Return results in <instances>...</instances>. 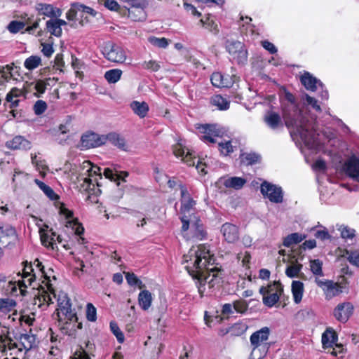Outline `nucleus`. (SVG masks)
<instances>
[{
    "label": "nucleus",
    "instance_id": "obj_59",
    "mask_svg": "<svg viewBox=\"0 0 359 359\" xmlns=\"http://www.w3.org/2000/svg\"><path fill=\"white\" fill-rule=\"evenodd\" d=\"M103 5L111 11H118L120 5L115 0H104Z\"/></svg>",
    "mask_w": 359,
    "mask_h": 359
},
{
    "label": "nucleus",
    "instance_id": "obj_50",
    "mask_svg": "<svg viewBox=\"0 0 359 359\" xmlns=\"http://www.w3.org/2000/svg\"><path fill=\"white\" fill-rule=\"evenodd\" d=\"M348 261L354 266H359V251L346 250Z\"/></svg>",
    "mask_w": 359,
    "mask_h": 359
},
{
    "label": "nucleus",
    "instance_id": "obj_30",
    "mask_svg": "<svg viewBox=\"0 0 359 359\" xmlns=\"http://www.w3.org/2000/svg\"><path fill=\"white\" fill-rule=\"evenodd\" d=\"M152 302L151 293L147 290H144L139 293L138 295V303L140 306L144 311L148 310Z\"/></svg>",
    "mask_w": 359,
    "mask_h": 359
},
{
    "label": "nucleus",
    "instance_id": "obj_6",
    "mask_svg": "<svg viewBox=\"0 0 359 359\" xmlns=\"http://www.w3.org/2000/svg\"><path fill=\"white\" fill-rule=\"evenodd\" d=\"M17 339L19 341L18 344L13 341L9 329L4 327L0 334V352L6 355L7 351H10V355H13L23 350L28 351L35 343V337L33 334H22Z\"/></svg>",
    "mask_w": 359,
    "mask_h": 359
},
{
    "label": "nucleus",
    "instance_id": "obj_20",
    "mask_svg": "<svg viewBox=\"0 0 359 359\" xmlns=\"http://www.w3.org/2000/svg\"><path fill=\"white\" fill-rule=\"evenodd\" d=\"M345 174L356 182H359V159L351 157L343 166Z\"/></svg>",
    "mask_w": 359,
    "mask_h": 359
},
{
    "label": "nucleus",
    "instance_id": "obj_33",
    "mask_svg": "<svg viewBox=\"0 0 359 359\" xmlns=\"http://www.w3.org/2000/svg\"><path fill=\"white\" fill-rule=\"evenodd\" d=\"M246 182L245 178L241 177H231L224 180V185L226 188H232L238 190L245 185Z\"/></svg>",
    "mask_w": 359,
    "mask_h": 359
},
{
    "label": "nucleus",
    "instance_id": "obj_39",
    "mask_svg": "<svg viewBox=\"0 0 359 359\" xmlns=\"http://www.w3.org/2000/svg\"><path fill=\"white\" fill-rule=\"evenodd\" d=\"M305 238V235H302L299 233H292L284 238L283 245L289 248L293 245L301 243Z\"/></svg>",
    "mask_w": 359,
    "mask_h": 359
},
{
    "label": "nucleus",
    "instance_id": "obj_36",
    "mask_svg": "<svg viewBox=\"0 0 359 359\" xmlns=\"http://www.w3.org/2000/svg\"><path fill=\"white\" fill-rule=\"evenodd\" d=\"M265 292L271 294L276 293L278 295L280 296L283 292V287L280 282L274 281L267 287L262 286L259 288V293L261 294H264Z\"/></svg>",
    "mask_w": 359,
    "mask_h": 359
},
{
    "label": "nucleus",
    "instance_id": "obj_7",
    "mask_svg": "<svg viewBox=\"0 0 359 359\" xmlns=\"http://www.w3.org/2000/svg\"><path fill=\"white\" fill-rule=\"evenodd\" d=\"M34 264L26 263L22 270V274L21 275L20 272L17 274L18 276H21L22 279L18 281L8 280L6 292L14 294L17 292V287H18L20 293L25 295V288L28 286H32L36 281L37 276H39L38 270L36 268L34 269Z\"/></svg>",
    "mask_w": 359,
    "mask_h": 359
},
{
    "label": "nucleus",
    "instance_id": "obj_18",
    "mask_svg": "<svg viewBox=\"0 0 359 359\" xmlns=\"http://www.w3.org/2000/svg\"><path fill=\"white\" fill-rule=\"evenodd\" d=\"M220 231L224 240L229 243H234L239 238V229L232 223L226 222L222 224Z\"/></svg>",
    "mask_w": 359,
    "mask_h": 359
},
{
    "label": "nucleus",
    "instance_id": "obj_57",
    "mask_svg": "<svg viewBox=\"0 0 359 359\" xmlns=\"http://www.w3.org/2000/svg\"><path fill=\"white\" fill-rule=\"evenodd\" d=\"M46 109H47V104L46 103V102L41 100H37L35 102L34 107H33L34 111L36 115L42 114L43 112H45Z\"/></svg>",
    "mask_w": 359,
    "mask_h": 359
},
{
    "label": "nucleus",
    "instance_id": "obj_24",
    "mask_svg": "<svg viewBox=\"0 0 359 359\" xmlns=\"http://www.w3.org/2000/svg\"><path fill=\"white\" fill-rule=\"evenodd\" d=\"M6 146L12 149L28 150L32 147L31 142L22 136H16L6 142Z\"/></svg>",
    "mask_w": 359,
    "mask_h": 359
},
{
    "label": "nucleus",
    "instance_id": "obj_45",
    "mask_svg": "<svg viewBox=\"0 0 359 359\" xmlns=\"http://www.w3.org/2000/svg\"><path fill=\"white\" fill-rule=\"evenodd\" d=\"M46 29L50 34L55 36L59 37L62 35V28L59 27L54 19H50L46 22Z\"/></svg>",
    "mask_w": 359,
    "mask_h": 359
},
{
    "label": "nucleus",
    "instance_id": "obj_41",
    "mask_svg": "<svg viewBox=\"0 0 359 359\" xmlns=\"http://www.w3.org/2000/svg\"><path fill=\"white\" fill-rule=\"evenodd\" d=\"M16 302L15 300L9 298L0 299V311L2 313H8L15 311Z\"/></svg>",
    "mask_w": 359,
    "mask_h": 359
},
{
    "label": "nucleus",
    "instance_id": "obj_32",
    "mask_svg": "<svg viewBox=\"0 0 359 359\" xmlns=\"http://www.w3.org/2000/svg\"><path fill=\"white\" fill-rule=\"evenodd\" d=\"M291 287L294 302L296 304H299L302 299L304 293V284L301 281L293 280Z\"/></svg>",
    "mask_w": 359,
    "mask_h": 359
},
{
    "label": "nucleus",
    "instance_id": "obj_8",
    "mask_svg": "<svg viewBox=\"0 0 359 359\" xmlns=\"http://www.w3.org/2000/svg\"><path fill=\"white\" fill-rule=\"evenodd\" d=\"M102 53L107 60L112 62L123 63L126 60V54L123 48L111 41L104 43Z\"/></svg>",
    "mask_w": 359,
    "mask_h": 359
},
{
    "label": "nucleus",
    "instance_id": "obj_48",
    "mask_svg": "<svg viewBox=\"0 0 359 359\" xmlns=\"http://www.w3.org/2000/svg\"><path fill=\"white\" fill-rule=\"evenodd\" d=\"M75 8L79 11V14L81 18L83 17L84 14L90 15L92 17H95L97 15V12L93 8L79 3L76 4Z\"/></svg>",
    "mask_w": 359,
    "mask_h": 359
},
{
    "label": "nucleus",
    "instance_id": "obj_2",
    "mask_svg": "<svg viewBox=\"0 0 359 359\" xmlns=\"http://www.w3.org/2000/svg\"><path fill=\"white\" fill-rule=\"evenodd\" d=\"M215 259L209 249L204 245L191 248L183 257L182 264L189 274L196 280V286L201 296L208 289L218 286L222 280V273L217 266H212Z\"/></svg>",
    "mask_w": 359,
    "mask_h": 359
},
{
    "label": "nucleus",
    "instance_id": "obj_10",
    "mask_svg": "<svg viewBox=\"0 0 359 359\" xmlns=\"http://www.w3.org/2000/svg\"><path fill=\"white\" fill-rule=\"evenodd\" d=\"M260 191L265 198L273 203H280L283 201V192L280 187L264 181L260 186Z\"/></svg>",
    "mask_w": 359,
    "mask_h": 359
},
{
    "label": "nucleus",
    "instance_id": "obj_35",
    "mask_svg": "<svg viewBox=\"0 0 359 359\" xmlns=\"http://www.w3.org/2000/svg\"><path fill=\"white\" fill-rule=\"evenodd\" d=\"M302 264L294 262L287 266L285 269V274L287 277L293 278H302L304 273H302Z\"/></svg>",
    "mask_w": 359,
    "mask_h": 359
},
{
    "label": "nucleus",
    "instance_id": "obj_15",
    "mask_svg": "<svg viewBox=\"0 0 359 359\" xmlns=\"http://www.w3.org/2000/svg\"><path fill=\"white\" fill-rule=\"evenodd\" d=\"M200 132L203 134L201 137V140L205 142H215V137H221L222 135V130L217 125H203L198 128Z\"/></svg>",
    "mask_w": 359,
    "mask_h": 359
},
{
    "label": "nucleus",
    "instance_id": "obj_56",
    "mask_svg": "<svg viewBox=\"0 0 359 359\" xmlns=\"http://www.w3.org/2000/svg\"><path fill=\"white\" fill-rule=\"evenodd\" d=\"M110 329L112 333L116 336L117 341L122 343L124 341V335L116 323H110Z\"/></svg>",
    "mask_w": 359,
    "mask_h": 359
},
{
    "label": "nucleus",
    "instance_id": "obj_19",
    "mask_svg": "<svg viewBox=\"0 0 359 359\" xmlns=\"http://www.w3.org/2000/svg\"><path fill=\"white\" fill-rule=\"evenodd\" d=\"M353 306L350 302L339 304L334 310L336 319L341 323H346L352 315Z\"/></svg>",
    "mask_w": 359,
    "mask_h": 359
},
{
    "label": "nucleus",
    "instance_id": "obj_16",
    "mask_svg": "<svg viewBox=\"0 0 359 359\" xmlns=\"http://www.w3.org/2000/svg\"><path fill=\"white\" fill-rule=\"evenodd\" d=\"M316 283L323 290L327 299H332L342 292L341 286L339 283H334L332 280L323 281L316 279Z\"/></svg>",
    "mask_w": 359,
    "mask_h": 359
},
{
    "label": "nucleus",
    "instance_id": "obj_54",
    "mask_svg": "<svg viewBox=\"0 0 359 359\" xmlns=\"http://www.w3.org/2000/svg\"><path fill=\"white\" fill-rule=\"evenodd\" d=\"M86 318L88 321L95 322L97 320V311L95 307L91 304L86 305Z\"/></svg>",
    "mask_w": 359,
    "mask_h": 359
},
{
    "label": "nucleus",
    "instance_id": "obj_4",
    "mask_svg": "<svg viewBox=\"0 0 359 359\" xmlns=\"http://www.w3.org/2000/svg\"><path fill=\"white\" fill-rule=\"evenodd\" d=\"M57 326L65 335L74 336L77 330L82 328V323L79 322L75 309L72 308L71 299L65 292H60L57 298Z\"/></svg>",
    "mask_w": 359,
    "mask_h": 359
},
{
    "label": "nucleus",
    "instance_id": "obj_26",
    "mask_svg": "<svg viewBox=\"0 0 359 359\" xmlns=\"http://www.w3.org/2000/svg\"><path fill=\"white\" fill-rule=\"evenodd\" d=\"M265 123L272 130L277 129L281 125L280 116L274 111H268L264 117Z\"/></svg>",
    "mask_w": 359,
    "mask_h": 359
},
{
    "label": "nucleus",
    "instance_id": "obj_43",
    "mask_svg": "<svg viewBox=\"0 0 359 359\" xmlns=\"http://www.w3.org/2000/svg\"><path fill=\"white\" fill-rule=\"evenodd\" d=\"M212 104L216 106L219 110H226L229 108V102L220 95H215L212 97Z\"/></svg>",
    "mask_w": 359,
    "mask_h": 359
},
{
    "label": "nucleus",
    "instance_id": "obj_13",
    "mask_svg": "<svg viewBox=\"0 0 359 359\" xmlns=\"http://www.w3.org/2000/svg\"><path fill=\"white\" fill-rule=\"evenodd\" d=\"M105 143V135H100L95 133H87L81 138V147L85 149L97 147Z\"/></svg>",
    "mask_w": 359,
    "mask_h": 359
},
{
    "label": "nucleus",
    "instance_id": "obj_61",
    "mask_svg": "<svg viewBox=\"0 0 359 359\" xmlns=\"http://www.w3.org/2000/svg\"><path fill=\"white\" fill-rule=\"evenodd\" d=\"M77 3L72 4L71 8L66 13V17L69 20H74L76 18L79 14V11L76 9L75 6Z\"/></svg>",
    "mask_w": 359,
    "mask_h": 359
},
{
    "label": "nucleus",
    "instance_id": "obj_1",
    "mask_svg": "<svg viewBox=\"0 0 359 359\" xmlns=\"http://www.w3.org/2000/svg\"><path fill=\"white\" fill-rule=\"evenodd\" d=\"M302 100L304 102L301 105L296 102L292 93L286 91L282 104L283 118L293 140H301L306 148L317 151L320 149V144L314 118L309 120L307 118L304 114V107L306 104L316 111H320L321 109L317 100L307 94L304 95Z\"/></svg>",
    "mask_w": 359,
    "mask_h": 359
},
{
    "label": "nucleus",
    "instance_id": "obj_23",
    "mask_svg": "<svg viewBox=\"0 0 359 359\" xmlns=\"http://www.w3.org/2000/svg\"><path fill=\"white\" fill-rule=\"evenodd\" d=\"M36 10L40 15H43L51 18H58L62 15V11L60 8L54 7L53 5L48 4H37L36 5Z\"/></svg>",
    "mask_w": 359,
    "mask_h": 359
},
{
    "label": "nucleus",
    "instance_id": "obj_40",
    "mask_svg": "<svg viewBox=\"0 0 359 359\" xmlns=\"http://www.w3.org/2000/svg\"><path fill=\"white\" fill-rule=\"evenodd\" d=\"M41 58L38 55H31L24 62V67L29 71H32L42 64Z\"/></svg>",
    "mask_w": 359,
    "mask_h": 359
},
{
    "label": "nucleus",
    "instance_id": "obj_37",
    "mask_svg": "<svg viewBox=\"0 0 359 359\" xmlns=\"http://www.w3.org/2000/svg\"><path fill=\"white\" fill-rule=\"evenodd\" d=\"M147 6L143 7H131L128 10V17L134 21H142L145 19L144 8Z\"/></svg>",
    "mask_w": 359,
    "mask_h": 359
},
{
    "label": "nucleus",
    "instance_id": "obj_14",
    "mask_svg": "<svg viewBox=\"0 0 359 359\" xmlns=\"http://www.w3.org/2000/svg\"><path fill=\"white\" fill-rule=\"evenodd\" d=\"M173 154L189 166L195 165V156L181 141L173 146Z\"/></svg>",
    "mask_w": 359,
    "mask_h": 359
},
{
    "label": "nucleus",
    "instance_id": "obj_44",
    "mask_svg": "<svg viewBox=\"0 0 359 359\" xmlns=\"http://www.w3.org/2000/svg\"><path fill=\"white\" fill-rule=\"evenodd\" d=\"M121 75L122 71L121 69H113L105 72L104 78L109 83H115L120 80Z\"/></svg>",
    "mask_w": 359,
    "mask_h": 359
},
{
    "label": "nucleus",
    "instance_id": "obj_49",
    "mask_svg": "<svg viewBox=\"0 0 359 359\" xmlns=\"http://www.w3.org/2000/svg\"><path fill=\"white\" fill-rule=\"evenodd\" d=\"M231 141L228 140L218 143V149L222 155L227 156L233 151Z\"/></svg>",
    "mask_w": 359,
    "mask_h": 359
},
{
    "label": "nucleus",
    "instance_id": "obj_64",
    "mask_svg": "<svg viewBox=\"0 0 359 359\" xmlns=\"http://www.w3.org/2000/svg\"><path fill=\"white\" fill-rule=\"evenodd\" d=\"M262 45L263 46L264 48H265L266 50H267L271 54H274L277 52V48L271 42H269V41H262Z\"/></svg>",
    "mask_w": 359,
    "mask_h": 359
},
{
    "label": "nucleus",
    "instance_id": "obj_5",
    "mask_svg": "<svg viewBox=\"0 0 359 359\" xmlns=\"http://www.w3.org/2000/svg\"><path fill=\"white\" fill-rule=\"evenodd\" d=\"M35 268L38 270V275L41 276L43 280L40 283L33 285V288L36 286L41 287L39 292L38 299L39 301V306H46L53 304V299L56 297V294L54 292V289L51 284V278L55 280V276L53 274V270L49 268L47 271L45 270L44 266L39 262V259H36L34 262Z\"/></svg>",
    "mask_w": 359,
    "mask_h": 359
},
{
    "label": "nucleus",
    "instance_id": "obj_3",
    "mask_svg": "<svg viewBox=\"0 0 359 359\" xmlns=\"http://www.w3.org/2000/svg\"><path fill=\"white\" fill-rule=\"evenodd\" d=\"M179 187L181 194L180 213L182 216L180 219L182 223V231L184 232L190 229L192 238L202 240L205 238L206 233L201 221L194 213L196 201L190 196L185 186L180 184Z\"/></svg>",
    "mask_w": 359,
    "mask_h": 359
},
{
    "label": "nucleus",
    "instance_id": "obj_63",
    "mask_svg": "<svg viewBox=\"0 0 359 359\" xmlns=\"http://www.w3.org/2000/svg\"><path fill=\"white\" fill-rule=\"evenodd\" d=\"M233 309L238 313H244L248 309V304L244 301H237L233 303Z\"/></svg>",
    "mask_w": 359,
    "mask_h": 359
},
{
    "label": "nucleus",
    "instance_id": "obj_17",
    "mask_svg": "<svg viewBox=\"0 0 359 359\" xmlns=\"http://www.w3.org/2000/svg\"><path fill=\"white\" fill-rule=\"evenodd\" d=\"M270 334L269 328L267 327H262L259 330L254 332L250 338L251 345L253 346V350L251 353V359H261L254 358L253 355L256 348L261 345V344L269 339Z\"/></svg>",
    "mask_w": 359,
    "mask_h": 359
},
{
    "label": "nucleus",
    "instance_id": "obj_62",
    "mask_svg": "<svg viewBox=\"0 0 359 359\" xmlns=\"http://www.w3.org/2000/svg\"><path fill=\"white\" fill-rule=\"evenodd\" d=\"M41 46V52L43 54L47 57H50L54 52L53 45L50 43H42Z\"/></svg>",
    "mask_w": 359,
    "mask_h": 359
},
{
    "label": "nucleus",
    "instance_id": "obj_12",
    "mask_svg": "<svg viewBox=\"0 0 359 359\" xmlns=\"http://www.w3.org/2000/svg\"><path fill=\"white\" fill-rule=\"evenodd\" d=\"M18 240L15 229L8 224L0 222V242L8 246L15 245Z\"/></svg>",
    "mask_w": 359,
    "mask_h": 359
},
{
    "label": "nucleus",
    "instance_id": "obj_9",
    "mask_svg": "<svg viewBox=\"0 0 359 359\" xmlns=\"http://www.w3.org/2000/svg\"><path fill=\"white\" fill-rule=\"evenodd\" d=\"M226 51L231 59L238 65H245L248 60V51L243 43L238 41H227L226 44Z\"/></svg>",
    "mask_w": 359,
    "mask_h": 359
},
{
    "label": "nucleus",
    "instance_id": "obj_60",
    "mask_svg": "<svg viewBox=\"0 0 359 359\" xmlns=\"http://www.w3.org/2000/svg\"><path fill=\"white\" fill-rule=\"evenodd\" d=\"M123 2L128 4L131 7H143L148 6L147 0H121Z\"/></svg>",
    "mask_w": 359,
    "mask_h": 359
},
{
    "label": "nucleus",
    "instance_id": "obj_58",
    "mask_svg": "<svg viewBox=\"0 0 359 359\" xmlns=\"http://www.w3.org/2000/svg\"><path fill=\"white\" fill-rule=\"evenodd\" d=\"M142 67L145 69H148L152 72H157L161 67L160 65L154 60L144 61L142 64Z\"/></svg>",
    "mask_w": 359,
    "mask_h": 359
},
{
    "label": "nucleus",
    "instance_id": "obj_53",
    "mask_svg": "<svg viewBox=\"0 0 359 359\" xmlns=\"http://www.w3.org/2000/svg\"><path fill=\"white\" fill-rule=\"evenodd\" d=\"M339 231L341 232V236L344 239H351L355 236V229L347 226H341Z\"/></svg>",
    "mask_w": 359,
    "mask_h": 359
},
{
    "label": "nucleus",
    "instance_id": "obj_22",
    "mask_svg": "<svg viewBox=\"0 0 359 359\" xmlns=\"http://www.w3.org/2000/svg\"><path fill=\"white\" fill-rule=\"evenodd\" d=\"M212 84L217 88H230L233 80L229 75H224L220 72H214L210 78Z\"/></svg>",
    "mask_w": 359,
    "mask_h": 359
},
{
    "label": "nucleus",
    "instance_id": "obj_11",
    "mask_svg": "<svg viewBox=\"0 0 359 359\" xmlns=\"http://www.w3.org/2000/svg\"><path fill=\"white\" fill-rule=\"evenodd\" d=\"M302 85L306 88V90L310 91H316L318 89L321 90L320 97L323 100L328 99V92L327 90H324V86L323 83L313 76L309 72H304L300 78Z\"/></svg>",
    "mask_w": 359,
    "mask_h": 359
},
{
    "label": "nucleus",
    "instance_id": "obj_34",
    "mask_svg": "<svg viewBox=\"0 0 359 359\" xmlns=\"http://www.w3.org/2000/svg\"><path fill=\"white\" fill-rule=\"evenodd\" d=\"M198 24L215 35L219 32L217 24L209 15L205 18H201L199 20Z\"/></svg>",
    "mask_w": 359,
    "mask_h": 359
},
{
    "label": "nucleus",
    "instance_id": "obj_25",
    "mask_svg": "<svg viewBox=\"0 0 359 359\" xmlns=\"http://www.w3.org/2000/svg\"><path fill=\"white\" fill-rule=\"evenodd\" d=\"M114 171L111 168H105L103 175L111 181L118 182L116 185L118 186L119 180L125 182V177H128L129 174L126 171H118L116 168H114Z\"/></svg>",
    "mask_w": 359,
    "mask_h": 359
},
{
    "label": "nucleus",
    "instance_id": "obj_28",
    "mask_svg": "<svg viewBox=\"0 0 359 359\" xmlns=\"http://www.w3.org/2000/svg\"><path fill=\"white\" fill-rule=\"evenodd\" d=\"M106 142L108 141L111 143L113 145L117 147L118 148L126 151L127 146L126 143L125 139L121 136L119 134L116 133H110L108 135H105Z\"/></svg>",
    "mask_w": 359,
    "mask_h": 359
},
{
    "label": "nucleus",
    "instance_id": "obj_55",
    "mask_svg": "<svg viewBox=\"0 0 359 359\" xmlns=\"http://www.w3.org/2000/svg\"><path fill=\"white\" fill-rule=\"evenodd\" d=\"M149 41L154 46L158 48H166L168 46V41L165 38H157L151 36L149 38Z\"/></svg>",
    "mask_w": 359,
    "mask_h": 359
},
{
    "label": "nucleus",
    "instance_id": "obj_42",
    "mask_svg": "<svg viewBox=\"0 0 359 359\" xmlns=\"http://www.w3.org/2000/svg\"><path fill=\"white\" fill-rule=\"evenodd\" d=\"M34 182L40 188V189L42 190L46 196H47V197L50 200L53 201L58 198L57 195L54 192L53 189L50 187L48 186L44 182L37 179H36Z\"/></svg>",
    "mask_w": 359,
    "mask_h": 359
},
{
    "label": "nucleus",
    "instance_id": "obj_21",
    "mask_svg": "<svg viewBox=\"0 0 359 359\" xmlns=\"http://www.w3.org/2000/svg\"><path fill=\"white\" fill-rule=\"evenodd\" d=\"M48 226L44 225L43 228L40 229V238L41 243L47 248L55 250L57 248L55 243L56 233L52 229H48Z\"/></svg>",
    "mask_w": 359,
    "mask_h": 359
},
{
    "label": "nucleus",
    "instance_id": "obj_31",
    "mask_svg": "<svg viewBox=\"0 0 359 359\" xmlns=\"http://www.w3.org/2000/svg\"><path fill=\"white\" fill-rule=\"evenodd\" d=\"M337 336L332 330L327 329L322 335V344L323 347H332L337 345Z\"/></svg>",
    "mask_w": 359,
    "mask_h": 359
},
{
    "label": "nucleus",
    "instance_id": "obj_27",
    "mask_svg": "<svg viewBox=\"0 0 359 359\" xmlns=\"http://www.w3.org/2000/svg\"><path fill=\"white\" fill-rule=\"evenodd\" d=\"M22 90L17 88H13L7 93L6 100L10 103L9 107L11 109H15L19 106L20 102L19 97L22 96Z\"/></svg>",
    "mask_w": 359,
    "mask_h": 359
},
{
    "label": "nucleus",
    "instance_id": "obj_29",
    "mask_svg": "<svg viewBox=\"0 0 359 359\" xmlns=\"http://www.w3.org/2000/svg\"><path fill=\"white\" fill-rule=\"evenodd\" d=\"M130 108L140 118H144L149 111V105L145 102L133 101Z\"/></svg>",
    "mask_w": 359,
    "mask_h": 359
},
{
    "label": "nucleus",
    "instance_id": "obj_46",
    "mask_svg": "<svg viewBox=\"0 0 359 359\" xmlns=\"http://www.w3.org/2000/svg\"><path fill=\"white\" fill-rule=\"evenodd\" d=\"M262 295L263 296L262 300L264 304L269 308L273 306L280 299V296L276 293L271 294L265 292L264 294Z\"/></svg>",
    "mask_w": 359,
    "mask_h": 359
},
{
    "label": "nucleus",
    "instance_id": "obj_51",
    "mask_svg": "<svg viewBox=\"0 0 359 359\" xmlns=\"http://www.w3.org/2000/svg\"><path fill=\"white\" fill-rule=\"evenodd\" d=\"M260 156L255 153L244 154L242 155V161L248 165H252L259 162Z\"/></svg>",
    "mask_w": 359,
    "mask_h": 359
},
{
    "label": "nucleus",
    "instance_id": "obj_52",
    "mask_svg": "<svg viewBox=\"0 0 359 359\" xmlns=\"http://www.w3.org/2000/svg\"><path fill=\"white\" fill-rule=\"evenodd\" d=\"M25 26V23L23 22L13 20L11 21L7 27L8 30L12 34H16L22 29Z\"/></svg>",
    "mask_w": 359,
    "mask_h": 359
},
{
    "label": "nucleus",
    "instance_id": "obj_38",
    "mask_svg": "<svg viewBox=\"0 0 359 359\" xmlns=\"http://www.w3.org/2000/svg\"><path fill=\"white\" fill-rule=\"evenodd\" d=\"M56 82L55 78H47L44 80H38L35 83L34 88L39 94L45 93L48 86H53Z\"/></svg>",
    "mask_w": 359,
    "mask_h": 359
},
{
    "label": "nucleus",
    "instance_id": "obj_47",
    "mask_svg": "<svg viewBox=\"0 0 359 359\" xmlns=\"http://www.w3.org/2000/svg\"><path fill=\"white\" fill-rule=\"evenodd\" d=\"M322 266L323 262L320 259H313L310 261L311 271L315 276H323Z\"/></svg>",
    "mask_w": 359,
    "mask_h": 359
}]
</instances>
